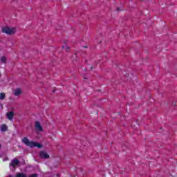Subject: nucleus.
<instances>
[{
  "label": "nucleus",
  "instance_id": "obj_9",
  "mask_svg": "<svg viewBox=\"0 0 177 177\" xmlns=\"http://www.w3.org/2000/svg\"><path fill=\"white\" fill-rule=\"evenodd\" d=\"M1 62L2 63H6V57H5V56L1 57Z\"/></svg>",
  "mask_w": 177,
  "mask_h": 177
},
{
  "label": "nucleus",
  "instance_id": "obj_8",
  "mask_svg": "<svg viewBox=\"0 0 177 177\" xmlns=\"http://www.w3.org/2000/svg\"><path fill=\"white\" fill-rule=\"evenodd\" d=\"M1 132H6V131H8V126H6V124H1Z\"/></svg>",
  "mask_w": 177,
  "mask_h": 177
},
{
  "label": "nucleus",
  "instance_id": "obj_13",
  "mask_svg": "<svg viewBox=\"0 0 177 177\" xmlns=\"http://www.w3.org/2000/svg\"><path fill=\"white\" fill-rule=\"evenodd\" d=\"M30 177H37V174H33Z\"/></svg>",
  "mask_w": 177,
  "mask_h": 177
},
{
  "label": "nucleus",
  "instance_id": "obj_14",
  "mask_svg": "<svg viewBox=\"0 0 177 177\" xmlns=\"http://www.w3.org/2000/svg\"><path fill=\"white\" fill-rule=\"evenodd\" d=\"M0 149H1V145H0Z\"/></svg>",
  "mask_w": 177,
  "mask_h": 177
},
{
  "label": "nucleus",
  "instance_id": "obj_3",
  "mask_svg": "<svg viewBox=\"0 0 177 177\" xmlns=\"http://www.w3.org/2000/svg\"><path fill=\"white\" fill-rule=\"evenodd\" d=\"M35 129L37 131V132H43L44 131V127H42V124L39 121H36L35 122Z\"/></svg>",
  "mask_w": 177,
  "mask_h": 177
},
{
  "label": "nucleus",
  "instance_id": "obj_7",
  "mask_svg": "<svg viewBox=\"0 0 177 177\" xmlns=\"http://www.w3.org/2000/svg\"><path fill=\"white\" fill-rule=\"evenodd\" d=\"M17 165H19V160H17V159L12 160L10 163V166L12 168H15V167H17Z\"/></svg>",
  "mask_w": 177,
  "mask_h": 177
},
{
  "label": "nucleus",
  "instance_id": "obj_4",
  "mask_svg": "<svg viewBox=\"0 0 177 177\" xmlns=\"http://www.w3.org/2000/svg\"><path fill=\"white\" fill-rule=\"evenodd\" d=\"M15 116V113L13 111H10L6 113V117L9 121H13V117Z\"/></svg>",
  "mask_w": 177,
  "mask_h": 177
},
{
  "label": "nucleus",
  "instance_id": "obj_6",
  "mask_svg": "<svg viewBox=\"0 0 177 177\" xmlns=\"http://www.w3.org/2000/svg\"><path fill=\"white\" fill-rule=\"evenodd\" d=\"M41 158H49V155L44 151H41L39 153Z\"/></svg>",
  "mask_w": 177,
  "mask_h": 177
},
{
  "label": "nucleus",
  "instance_id": "obj_2",
  "mask_svg": "<svg viewBox=\"0 0 177 177\" xmlns=\"http://www.w3.org/2000/svg\"><path fill=\"white\" fill-rule=\"evenodd\" d=\"M17 31V29L16 28H12L8 26H5L2 28V32H4V34H7L8 35H12L15 34Z\"/></svg>",
  "mask_w": 177,
  "mask_h": 177
},
{
  "label": "nucleus",
  "instance_id": "obj_12",
  "mask_svg": "<svg viewBox=\"0 0 177 177\" xmlns=\"http://www.w3.org/2000/svg\"><path fill=\"white\" fill-rule=\"evenodd\" d=\"M62 48L68 50V49H70V47H68V46L65 45L62 46Z\"/></svg>",
  "mask_w": 177,
  "mask_h": 177
},
{
  "label": "nucleus",
  "instance_id": "obj_15",
  "mask_svg": "<svg viewBox=\"0 0 177 177\" xmlns=\"http://www.w3.org/2000/svg\"><path fill=\"white\" fill-rule=\"evenodd\" d=\"M0 77H1V74H0Z\"/></svg>",
  "mask_w": 177,
  "mask_h": 177
},
{
  "label": "nucleus",
  "instance_id": "obj_5",
  "mask_svg": "<svg viewBox=\"0 0 177 177\" xmlns=\"http://www.w3.org/2000/svg\"><path fill=\"white\" fill-rule=\"evenodd\" d=\"M23 93V90L20 88H17L15 90H14V95L15 96H20Z\"/></svg>",
  "mask_w": 177,
  "mask_h": 177
},
{
  "label": "nucleus",
  "instance_id": "obj_11",
  "mask_svg": "<svg viewBox=\"0 0 177 177\" xmlns=\"http://www.w3.org/2000/svg\"><path fill=\"white\" fill-rule=\"evenodd\" d=\"M16 177H26V175L24 174H17Z\"/></svg>",
  "mask_w": 177,
  "mask_h": 177
},
{
  "label": "nucleus",
  "instance_id": "obj_1",
  "mask_svg": "<svg viewBox=\"0 0 177 177\" xmlns=\"http://www.w3.org/2000/svg\"><path fill=\"white\" fill-rule=\"evenodd\" d=\"M21 142L24 143L26 146H29V147H38L40 149V147H42V145L38 142L30 141L28 138L24 137L22 140Z\"/></svg>",
  "mask_w": 177,
  "mask_h": 177
},
{
  "label": "nucleus",
  "instance_id": "obj_10",
  "mask_svg": "<svg viewBox=\"0 0 177 177\" xmlns=\"http://www.w3.org/2000/svg\"><path fill=\"white\" fill-rule=\"evenodd\" d=\"M0 99H1V100L5 99V93H1L0 94Z\"/></svg>",
  "mask_w": 177,
  "mask_h": 177
}]
</instances>
